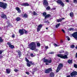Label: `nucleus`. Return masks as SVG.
Returning <instances> with one entry per match:
<instances>
[{
  "label": "nucleus",
  "mask_w": 77,
  "mask_h": 77,
  "mask_svg": "<svg viewBox=\"0 0 77 77\" xmlns=\"http://www.w3.org/2000/svg\"><path fill=\"white\" fill-rule=\"evenodd\" d=\"M22 16L23 18H27L28 17V15L26 14H25L24 15H22Z\"/></svg>",
  "instance_id": "21"
},
{
  "label": "nucleus",
  "mask_w": 77,
  "mask_h": 77,
  "mask_svg": "<svg viewBox=\"0 0 77 77\" xmlns=\"http://www.w3.org/2000/svg\"><path fill=\"white\" fill-rule=\"evenodd\" d=\"M30 56H31V57H34V55H33V53L31 54Z\"/></svg>",
  "instance_id": "46"
},
{
  "label": "nucleus",
  "mask_w": 77,
  "mask_h": 77,
  "mask_svg": "<svg viewBox=\"0 0 77 77\" xmlns=\"http://www.w3.org/2000/svg\"><path fill=\"white\" fill-rule=\"evenodd\" d=\"M53 70L51 68H49L48 69H46L45 70V73L46 74H49L50 72H52Z\"/></svg>",
  "instance_id": "8"
},
{
  "label": "nucleus",
  "mask_w": 77,
  "mask_h": 77,
  "mask_svg": "<svg viewBox=\"0 0 77 77\" xmlns=\"http://www.w3.org/2000/svg\"><path fill=\"white\" fill-rule=\"evenodd\" d=\"M45 23H47V24H49L50 23V22L48 21V20H47V21H45Z\"/></svg>",
  "instance_id": "35"
},
{
  "label": "nucleus",
  "mask_w": 77,
  "mask_h": 77,
  "mask_svg": "<svg viewBox=\"0 0 77 77\" xmlns=\"http://www.w3.org/2000/svg\"><path fill=\"white\" fill-rule=\"evenodd\" d=\"M3 51L0 50V54H2V53H3Z\"/></svg>",
  "instance_id": "45"
},
{
  "label": "nucleus",
  "mask_w": 77,
  "mask_h": 77,
  "mask_svg": "<svg viewBox=\"0 0 77 77\" xmlns=\"http://www.w3.org/2000/svg\"><path fill=\"white\" fill-rule=\"evenodd\" d=\"M50 77H54V73L53 72H51L50 74Z\"/></svg>",
  "instance_id": "20"
},
{
  "label": "nucleus",
  "mask_w": 77,
  "mask_h": 77,
  "mask_svg": "<svg viewBox=\"0 0 77 77\" xmlns=\"http://www.w3.org/2000/svg\"><path fill=\"white\" fill-rule=\"evenodd\" d=\"M37 47H40V46H41V44H40L39 43H37Z\"/></svg>",
  "instance_id": "33"
},
{
  "label": "nucleus",
  "mask_w": 77,
  "mask_h": 77,
  "mask_svg": "<svg viewBox=\"0 0 77 77\" xmlns=\"http://www.w3.org/2000/svg\"><path fill=\"white\" fill-rule=\"evenodd\" d=\"M6 71L7 74H10L11 72V69L9 68L6 69Z\"/></svg>",
  "instance_id": "19"
},
{
  "label": "nucleus",
  "mask_w": 77,
  "mask_h": 77,
  "mask_svg": "<svg viewBox=\"0 0 77 77\" xmlns=\"http://www.w3.org/2000/svg\"><path fill=\"white\" fill-rule=\"evenodd\" d=\"M26 74H27V75H29V74H30V73H29V72H26Z\"/></svg>",
  "instance_id": "49"
},
{
  "label": "nucleus",
  "mask_w": 77,
  "mask_h": 77,
  "mask_svg": "<svg viewBox=\"0 0 77 77\" xmlns=\"http://www.w3.org/2000/svg\"><path fill=\"white\" fill-rule=\"evenodd\" d=\"M23 30L24 29H20L19 30V32L21 35H24V32Z\"/></svg>",
  "instance_id": "13"
},
{
  "label": "nucleus",
  "mask_w": 77,
  "mask_h": 77,
  "mask_svg": "<svg viewBox=\"0 0 77 77\" xmlns=\"http://www.w3.org/2000/svg\"><path fill=\"white\" fill-rule=\"evenodd\" d=\"M57 56L61 58V59H68V58L67 57L68 56L65 54H58L57 55Z\"/></svg>",
  "instance_id": "3"
},
{
  "label": "nucleus",
  "mask_w": 77,
  "mask_h": 77,
  "mask_svg": "<svg viewBox=\"0 0 77 77\" xmlns=\"http://www.w3.org/2000/svg\"><path fill=\"white\" fill-rule=\"evenodd\" d=\"M48 27H46V30H48Z\"/></svg>",
  "instance_id": "60"
},
{
  "label": "nucleus",
  "mask_w": 77,
  "mask_h": 77,
  "mask_svg": "<svg viewBox=\"0 0 77 77\" xmlns=\"http://www.w3.org/2000/svg\"><path fill=\"white\" fill-rule=\"evenodd\" d=\"M3 1H6V0H3Z\"/></svg>",
  "instance_id": "61"
},
{
  "label": "nucleus",
  "mask_w": 77,
  "mask_h": 77,
  "mask_svg": "<svg viewBox=\"0 0 77 77\" xmlns=\"http://www.w3.org/2000/svg\"><path fill=\"white\" fill-rule=\"evenodd\" d=\"M56 2L57 4L60 5L63 7L65 6V4H64V3L63 2H62V0H57Z\"/></svg>",
  "instance_id": "6"
},
{
  "label": "nucleus",
  "mask_w": 77,
  "mask_h": 77,
  "mask_svg": "<svg viewBox=\"0 0 77 77\" xmlns=\"http://www.w3.org/2000/svg\"><path fill=\"white\" fill-rule=\"evenodd\" d=\"M43 15L44 17H45V20L46 18H48L51 17V16L50 14H47V13L46 12H44L43 13Z\"/></svg>",
  "instance_id": "4"
},
{
  "label": "nucleus",
  "mask_w": 77,
  "mask_h": 77,
  "mask_svg": "<svg viewBox=\"0 0 77 77\" xmlns=\"http://www.w3.org/2000/svg\"><path fill=\"white\" fill-rule=\"evenodd\" d=\"M37 14V13H36L35 11H34L33 12V15H36Z\"/></svg>",
  "instance_id": "39"
},
{
  "label": "nucleus",
  "mask_w": 77,
  "mask_h": 77,
  "mask_svg": "<svg viewBox=\"0 0 77 77\" xmlns=\"http://www.w3.org/2000/svg\"><path fill=\"white\" fill-rule=\"evenodd\" d=\"M64 19H65V18L64 17H63L60 19H57V21L58 23H59V22H62V20H64Z\"/></svg>",
  "instance_id": "18"
},
{
  "label": "nucleus",
  "mask_w": 77,
  "mask_h": 77,
  "mask_svg": "<svg viewBox=\"0 0 77 77\" xmlns=\"http://www.w3.org/2000/svg\"><path fill=\"white\" fill-rule=\"evenodd\" d=\"M21 6H29V4L27 3H23L21 5Z\"/></svg>",
  "instance_id": "16"
},
{
  "label": "nucleus",
  "mask_w": 77,
  "mask_h": 77,
  "mask_svg": "<svg viewBox=\"0 0 77 77\" xmlns=\"http://www.w3.org/2000/svg\"><path fill=\"white\" fill-rule=\"evenodd\" d=\"M73 66L75 68H77V64H74Z\"/></svg>",
  "instance_id": "36"
},
{
  "label": "nucleus",
  "mask_w": 77,
  "mask_h": 77,
  "mask_svg": "<svg viewBox=\"0 0 77 77\" xmlns=\"http://www.w3.org/2000/svg\"><path fill=\"white\" fill-rule=\"evenodd\" d=\"M60 43H63V41H62V40L60 41Z\"/></svg>",
  "instance_id": "58"
},
{
  "label": "nucleus",
  "mask_w": 77,
  "mask_h": 77,
  "mask_svg": "<svg viewBox=\"0 0 77 77\" xmlns=\"http://www.w3.org/2000/svg\"><path fill=\"white\" fill-rule=\"evenodd\" d=\"M72 60H69L68 61V63H69V64H71V63H72Z\"/></svg>",
  "instance_id": "23"
},
{
  "label": "nucleus",
  "mask_w": 77,
  "mask_h": 77,
  "mask_svg": "<svg viewBox=\"0 0 77 77\" xmlns=\"http://www.w3.org/2000/svg\"><path fill=\"white\" fill-rule=\"evenodd\" d=\"M29 48L32 50H34L35 51H38L36 49V42H32L28 45Z\"/></svg>",
  "instance_id": "1"
},
{
  "label": "nucleus",
  "mask_w": 77,
  "mask_h": 77,
  "mask_svg": "<svg viewBox=\"0 0 77 77\" xmlns=\"http://www.w3.org/2000/svg\"><path fill=\"white\" fill-rule=\"evenodd\" d=\"M3 42V39H2V37H0V44L1 42Z\"/></svg>",
  "instance_id": "27"
},
{
  "label": "nucleus",
  "mask_w": 77,
  "mask_h": 77,
  "mask_svg": "<svg viewBox=\"0 0 77 77\" xmlns=\"http://www.w3.org/2000/svg\"><path fill=\"white\" fill-rule=\"evenodd\" d=\"M56 8H52V9H53V10H56Z\"/></svg>",
  "instance_id": "55"
},
{
  "label": "nucleus",
  "mask_w": 77,
  "mask_h": 77,
  "mask_svg": "<svg viewBox=\"0 0 77 77\" xmlns=\"http://www.w3.org/2000/svg\"><path fill=\"white\" fill-rule=\"evenodd\" d=\"M66 77H71V76H70V75H68Z\"/></svg>",
  "instance_id": "57"
},
{
  "label": "nucleus",
  "mask_w": 77,
  "mask_h": 77,
  "mask_svg": "<svg viewBox=\"0 0 77 77\" xmlns=\"http://www.w3.org/2000/svg\"><path fill=\"white\" fill-rule=\"evenodd\" d=\"M70 16L71 17H73V16H74V13L72 12L70 13Z\"/></svg>",
  "instance_id": "25"
},
{
  "label": "nucleus",
  "mask_w": 77,
  "mask_h": 77,
  "mask_svg": "<svg viewBox=\"0 0 77 77\" xmlns=\"http://www.w3.org/2000/svg\"><path fill=\"white\" fill-rule=\"evenodd\" d=\"M60 23H59L58 24H56L55 26L56 28H58L59 27V26H60Z\"/></svg>",
  "instance_id": "28"
},
{
  "label": "nucleus",
  "mask_w": 77,
  "mask_h": 77,
  "mask_svg": "<svg viewBox=\"0 0 77 77\" xmlns=\"http://www.w3.org/2000/svg\"><path fill=\"white\" fill-rule=\"evenodd\" d=\"M1 17L4 19H7V16L4 13H3L1 14Z\"/></svg>",
  "instance_id": "14"
},
{
  "label": "nucleus",
  "mask_w": 77,
  "mask_h": 77,
  "mask_svg": "<svg viewBox=\"0 0 77 77\" xmlns=\"http://www.w3.org/2000/svg\"><path fill=\"white\" fill-rule=\"evenodd\" d=\"M66 38H67V40L68 41H69L70 40V38H69V36H67L66 37Z\"/></svg>",
  "instance_id": "37"
},
{
  "label": "nucleus",
  "mask_w": 77,
  "mask_h": 77,
  "mask_svg": "<svg viewBox=\"0 0 77 77\" xmlns=\"http://www.w3.org/2000/svg\"><path fill=\"white\" fill-rule=\"evenodd\" d=\"M43 4L45 7H47V6H48V2L47 0H44L43 1Z\"/></svg>",
  "instance_id": "11"
},
{
  "label": "nucleus",
  "mask_w": 77,
  "mask_h": 77,
  "mask_svg": "<svg viewBox=\"0 0 77 77\" xmlns=\"http://www.w3.org/2000/svg\"><path fill=\"white\" fill-rule=\"evenodd\" d=\"M25 60L27 62H28V63H29L31 65H35V63L33 62H32V61H29V60L27 59V58L26 57L25 58Z\"/></svg>",
  "instance_id": "7"
},
{
  "label": "nucleus",
  "mask_w": 77,
  "mask_h": 77,
  "mask_svg": "<svg viewBox=\"0 0 77 77\" xmlns=\"http://www.w3.org/2000/svg\"><path fill=\"white\" fill-rule=\"evenodd\" d=\"M26 65L27 66H28V67H30V66H31V65H32L30 63H26Z\"/></svg>",
  "instance_id": "26"
},
{
  "label": "nucleus",
  "mask_w": 77,
  "mask_h": 77,
  "mask_svg": "<svg viewBox=\"0 0 77 77\" xmlns=\"http://www.w3.org/2000/svg\"><path fill=\"white\" fill-rule=\"evenodd\" d=\"M0 30H2V28L0 27Z\"/></svg>",
  "instance_id": "59"
},
{
  "label": "nucleus",
  "mask_w": 77,
  "mask_h": 77,
  "mask_svg": "<svg viewBox=\"0 0 77 77\" xmlns=\"http://www.w3.org/2000/svg\"><path fill=\"white\" fill-rule=\"evenodd\" d=\"M43 60V62H45V63H50L51 62H52V60L51 59L48 60V59H45V58H44Z\"/></svg>",
  "instance_id": "10"
},
{
  "label": "nucleus",
  "mask_w": 77,
  "mask_h": 77,
  "mask_svg": "<svg viewBox=\"0 0 77 77\" xmlns=\"http://www.w3.org/2000/svg\"><path fill=\"white\" fill-rule=\"evenodd\" d=\"M38 28H39L40 29H41V28H42V25L40 24L38 26Z\"/></svg>",
  "instance_id": "24"
},
{
  "label": "nucleus",
  "mask_w": 77,
  "mask_h": 77,
  "mask_svg": "<svg viewBox=\"0 0 77 77\" xmlns=\"http://www.w3.org/2000/svg\"><path fill=\"white\" fill-rule=\"evenodd\" d=\"M74 47H75V45H70V48H73Z\"/></svg>",
  "instance_id": "29"
},
{
  "label": "nucleus",
  "mask_w": 77,
  "mask_h": 77,
  "mask_svg": "<svg viewBox=\"0 0 77 77\" xmlns=\"http://www.w3.org/2000/svg\"><path fill=\"white\" fill-rule=\"evenodd\" d=\"M7 45H8L9 47L11 49H14L15 48L14 45H12L11 44V42H8L7 43Z\"/></svg>",
  "instance_id": "9"
},
{
  "label": "nucleus",
  "mask_w": 77,
  "mask_h": 77,
  "mask_svg": "<svg viewBox=\"0 0 77 77\" xmlns=\"http://www.w3.org/2000/svg\"><path fill=\"white\" fill-rule=\"evenodd\" d=\"M23 30H24V31L25 33V34L26 35H27V33H28V31H26L25 29H23Z\"/></svg>",
  "instance_id": "30"
},
{
  "label": "nucleus",
  "mask_w": 77,
  "mask_h": 77,
  "mask_svg": "<svg viewBox=\"0 0 77 77\" xmlns=\"http://www.w3.org/2000/svg\"><path fill=\"white\" fill-rule=\"evenodd\" d=\"M16 20L17 21H21V18L19 17H17L16 18Z\"/></svg>",
  "instance_id": "22"
},
{
  "label": "nucleus",
  "mask_w": 77,
  "mask_h": 77,
  "mask_svg": "<svg viewBox=\"0 0 77 77\" xmlns=\"http://www.w3.org/2000/svg\"><path fill=\"white\" fill-rule=\"evenodd\" d=\"M76 3H77V1L76 2Z\"/></svg>",
  "instance_id": "62"
},
{
  "label": "nucleus",
  "mask_w": 77,
  "mask_h": 77,
  "mask_svg": "<svg viewBox=\"0 0 77 77\" xmlns=\"http://www.w3.org/2000/svg\"><path fill=\"white\" fill-rule=\"evenodd\" d=\"M50 9H51L50 7L49 6L47 7V8H46V10H50Z\"/></svg>",
  "instance_id": "32"
},
{
  "label": "nucleus",
  "mask_w": 77,
  "mask_h": 77,
  "mask_svg": "<svg viewBox=\"0 0 77 77\" xmlns=\"http://www.w3.org/2000/svg\"><path fill=\"white\" fill-rule=\"evenodd\" d=\"M16 10H17V11L18 12V13H19V14H20V13H21V11L20 10V8L18 7H16L15 8Z\"/></svg>",
  "instance_id": "17"
},
{
  "label": "nucleus",
  "mask_w": 77,
  "mask_h": 77,
  "mask_svg": "<svg viewBox=\"0 0 77 77\" xmlns=\"http://www.w3.org/2000/svg\"><path fill=\"white\" fill-rule=\"evenodd\" d=\"M14 71H15V72H18V71L19 70L17 69H15L14 70Z\"/></svg>",
  "instance_id": "41"
},
{
  "label": "nucleus",
  "mask_w": 77,
  "mask_h": 77,
  "mask_svg": "<svg viewBox=\"0 0 77 77\" xmlns=\"http://www.w3.org/2000/svg\"><path fill=\"white\" fill-rule=\"evenodd\" d=\"M70 75L72 77H73V76L75 75H77V72L75 71L74 72H72V73H70Z\"/></svg>",
  "instance_id": "12"
},
{
  "label": "nucleus",
  "mask_w": 77,
  "mask_h": 77,
  "mask_svg": "<svg viewBox=\"0 0 77 77\" xmlns=\"http://www.w3.org/2000/svg\"><path fill=\"white\" fill-rule=\"evenodd\" d=\"M77 0H73V2L74 3H75V2H77Z\"/></svg>",
  "instance_id": "51"
},
{
  "label": "nucleus",
  "mask_w": 77,
  "mask_h": 77,
  "mask_svg": "<svg viewBox=\"0 0 77 77\" xmlns=\"http://www.w3.org/2000/svg\"><path fill=\"white\" fill-rule=\"evenodd\" d=\"M61 31H62V32H63V33H65V30H64L62 29L61 30Z\"/></svg>",
  "instance_id": "50"
},
{
  "label": "nucleus",
  "mask_w": 77,
  "mask_h": 77,
  "mask_svg": "<svg viewBox=\"0 0 77 77\" xmlns=\"http://www.w3.org/2000/svg\"><path fill=\"white\" fill-rule=\"evenodd\" d=\"M3 58V55H0V59Z\"/></svg>",
  "instance_id": "44"
},
{
  "label": "nucleus",
  "mask_w": 77,
  "mask_h": 77,
  "mask_svg": "<svg viewBox=\"0 0 77 77\" xmlns=\"http://www.w3.org/2000/svg\"><path fill=\"white\" fill-rule=\"evenodd\" d=\"M33 70L34 71H33V72H36V71H38V69L36 68H35L33 69Z\"/></svg>",
  "instance_id": "34"
},
{
  "label": "nucleus",
  "mask_w": 77,
  "mask_h": 77,
  "mask_svg": "<svg viewBox=\"0 0 77 77\" xmlns=\"http://www.w3.org/2000/svg\"><path fill=\"white\" fill-rule=\"evenodd\" d=\"M40 29H41V28H37V32H39L40 31Z\"/></svg>",
  "instance_id": "40"
},
{
  "label": "nucleus",
  "mask_w": 77,
  "mask_h": 77,
  "mask_svg": "<svg viewBox=\"0 0 77 77\" xmlns=\"http://www.w3.org/2000/svg\"><path fill=\"white\" fill-rule=\"evenodd\" d=\"M8 7V4L2 2H0V8H2L4 9H5L7 8Z\"/></svg>",
  "instance_id": "2"
},
{
  "label": "nucleus",
  "mask_w": 77,
  "mask_h": 77,
  "mask_svg": "<svg viewBox=\"0 0 77 77\" xmlns=\"http://www.w3.org/2000/svg\"><path fill=\"white\" fill-rule=\"evenodd\" d=\"M12 38H14L15 37V35L13 34V35L11 36Z\"/></svg>",
  "instance_id": "43"
},
{
  "label": "nucleus",
  "mask_w": 77,
  "mask_h": 77,
  "mask_svg": "<svg viewBox=\"0 0 77 77\" xmlns=\"http://www.w3.org/2000/svg\"><path fill=\"white\" fill-rule=\"evenodd\" d=\"M16 51L17 53H18V55H19V57H20L21 56V51L19 50H17Z\"/></svg>",
  "instance_id": "15"
},
{
  "label": "nucleus",
  "mask_w": 77,
  "mask_h": 77,
  "mask_svg": "<svg viewBox=\"0 0 77 77\" xmlns=\"http://www.w3.org/2000/svg\"><path fill=\"white\" fill-rule=\"evenodd\" d=\"M45 64L46 65H48L49 64L48 63H45Z\"/></svg>",
  "instance_id": "56"
},
{
  "label": "nucleus",
  "mask_w": 77,
  "mask_h": 77,
  "mask_svg": "<svg viewBox=\"0 0 77 77\" xmlns=\"http://www.w3.org/2000/svg\"><path fill=\"white\" fill-rule=\"evenodd\" d=\"M49 54H54V52H51L49 53Z\"/></svg>",
  "instance_id": "48"
},
{
  "label": "nucleus",
  "mask_w": 77,
  "mask_h": 77,
  "mask_svg": "<svg viewBox=\"0 0 77 77\" xmlns=\"http://www.w3.org/2000/svg\"><path fill=\"white\" fill-rule=\"evenodd\" d=\"M45 49H48V47L45 46Z\"/></svg>",
  "instance_id": "52"
},
{
  "label": "nucleus",
  "mask_w": 77,
  "mask_h": 77,
  "mask_svg": "<svg viewBox=\"0 0 77 77\" xmlns=\"http://www.w3.org/2000/svg\"><path fill=\"white\" fill-rule=\"evenodd\" d=\"M60 53H64V51L63 50H61V51H59Z\"/></svg>",
  "instance_id": "38"
},
{
  "label": "nucleus",
  "mask_w": 77,
  "mask_h": 77,
  "mask_svg": "<svg viewBox=\"0 0 77 77\" xmlns=\"http://www.w3.org/2000/svg\"><path fill=\"white\" fill-rule=\"evenodd\" d=\"M75 57L76 58H77V52L76 53Z\"/></svg>",
  "instance_id": "54"
},
{
  "label": "nucleus",
  "mask_w": 77,
  "mask_h": 77,
  "mask_svg": "<svg viewBox=\"0 0 77 77\" xmlns=\"http://www.w3.org/2000/svg\"><path fill=\"white\" fill-rule=\"evenodd\" d=\"M11 26V23H9L8 26H7V27H10V26Z\"/></svg>",
  "instance_id": "42"
},
{
  "label": "nucleus",
  "mask_w": 77,
  "mask_h": 77,
  "mask_svg": "<svg viewBox=\"0 0 77 77\" xmlns=\"http://www.w3.org/2000/svg\"><path fill=\"white\" fill-rule=\"evenodd\" d=\"M66 2L68 3L69 2V0H66Z\"/></svg>",
  "instance_id": "53"
},
{
  "label": "nucleus",
  "mask_w": 77,
  "mask_h": 77,
  "mask_svg": "<svg viewBox=\"0 0 77 77\" xmlns=\"http://www.w3.org/2000/svg\"><path fill=\"white\" fill-rule=\"evenodd\" d=\"M69 30H70V31H71V30H73V28H70L69 29Z\"/></svg>",
  "instance_id": "47"
},
{
  "label": "nucleus",
  "mask_w": 77,
  "mask_h": 77,
  "mask_svg": "<svg viewBox=\"0 0 77 77\" xmlns=\"http://www.w3.org/2000/svg\"><path fill=\"white\" fill-rule=\"evenodd\" d=\"M63 67V64L62 63H60L58 65V67H57L56 72H58L59 71L62 69V68Z\"/></svg>",
  "instance_id": "5"
},
{
  "label": "nucleus",
  "mask_w": 77,
  "mask_h": 77,
  "mask_svg": "<svg viewBox=\"0 0 77 77\" xmlns=\"http://www.w3.org/2000/svg\"><path fill=\"white\" fill-rule=\"evenodd\" d=\"M53 45H54V46H55V47H59V46H60V45H57V44L56 43H54L53 44Z\"/></svg>",
  "instance_id": "31"
}]
</instances>
